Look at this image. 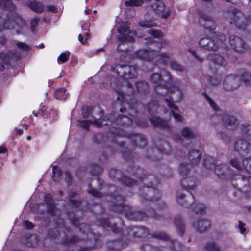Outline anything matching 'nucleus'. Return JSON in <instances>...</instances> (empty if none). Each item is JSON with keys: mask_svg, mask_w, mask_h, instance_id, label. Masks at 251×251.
<instances>
[{"mask_svg": "<svg viewBox=\"0 0 251 251\" xmlns=\"http://www.w3.org/2000/svg\"><path fill=\"white\" fill-rule=\"evenodd\" d=\"M167 92L165 90H158V94L165 97V101L171 110V112L176 121L182 122L183 117L181 115V111L178 107L174 104L175 102H179L182 100L184 95L181 89V83L178 80L173 81L172 83L167 85Z\"/></svg>", "mask_w": 251, "mask_h": 251, "instance_id": "f257e3e1", "label": "nucleus"}, {"mask_svg": "<svg viewBox=\"0 0 251 251\" xmlns=\"http://www.w3.org/2000/svg\"><path fill=\"white\" fill-rule=\"evenodd\" d=\"M25 20L19 14H11L8 21L0 17V31L5 29H14L17 33H20L26 27Z\"/></svg>", "mask_w": 251, "mask_h": 251, "instance_id": "f03ea898", "label": "nucleus"}, {"mask_svg": "<svg viewBox=\"0 0 251 251\" xmlns=\"http://www.w3.org/2000/svg\"><path fill=\"white\" fill-rule=\"evenodd\" d=\"M230 24L234 25L238 28L244 30L251 24V18L247 19L242 11L234 9L226 15Z\"/></svg>", "mask_w": 251, "mask_h": 251, "instance_id": "7ed1b4c3", "label": "nucleus"}, {"mask_svg": "<svg viewBox=\"0 0 251 251\" xmlns=\"http://www.w3.org/2000/svg\"><path fill=\"white\" fill-rule=\"evenodd\" d=\"M226 36L223 34H214L213 39L208 38H202L200 41V45L202 48L209 50H215L220 47L226 48Z\"/></svg>", "mask_w": 251, "mask_h": 251, "instance_id": "20e7f679", "label": "nucleus"}, {"mask_svg": "<svg viewBox=\"0 0 251 251\" xmlns=\"http://www.w3.org/2000/svg\"><path fill=\"white\" fill-rule=\"evenodd\" d=\"M150 80L155 84L157 88L156 92L158 94V90L160 91L165 90L167 92V85L172 83V78L169 73L166 71H162L161 75L158 73H153L150 76Z\"/></svg>", "mask_w": 251, "mask_h": 251, "instance_id": "39448f33", "label": "nucleus"}, {"mask_svg": "<svg viewBox=\"0 0 251 251\" xmlns=\"http://www.w3.org/2000/svg\"><path fill=\"white\" fill-rule=\"evenodd\" d=\"M117 31L119 33L118 39L122 43H131L134 42L133 35H136L132 32L129 28L128 23L125 22H119Z\"/></svg>", "mask_w": 251, "mask_h": 251, "instance_id": "423d86ee", "label": "nucleus"}, {"mask_svg": "<svg viewBox=\"0 0 251 251\" xmlns=\"http://www.w3.org/2000/svg\"><path fill=\"white\" fill-rule=\"evenodd\" d=\"M241 79L245 82H248L251 80V75L248 72L244 73L241 77L239 76L229 75L225 80L224 85L226 89L233 90L238 87L240 84Z\"/></svg>", "mask_w": 251, "mask_h": 251, "instance_id": "0eeeda50", "label": "nucleus"}, {"mask_svg": "<svg viewBox=\"0 0 251 251\" xmlns=\"http://www.w3.org/2000/svg\"><path fill=\"white\" fill-rule=\"evenodd\" d=\"M117 73L127 79H132L137 75V71L135 68L129 65L119 66L117 69Z\"/></svg>", "mask_w": 251, "mask_h": 251, "instance_id": "6e6552de", "label": "nucleus"}, {"mask_svg": "<svg viewBox=\"0 0 251 251\" xmlns=\"http://www.w3.org/2000/svg\"><path fill=\"white\" fill-rule=\"evenodd\" d=\"M199 23L201 26L209 30H214L216 27L213 18L207 14H203L200 16Z\"/></svg>", "mask_w": 251, "mask_h": 251, "instance_id": "1a4fd4ad", "label": "nucleus"}, {"mask_svg": "<svg viewBox=\"0 0 251 251\" xmlns=\"http://www.w3.org/2000/svg\"><path fill=\"white\" fill-rule=\"evenodd\" d=\"M157 52L152 49H140L135 53L134 57L142 60L150 61L156 57Z\"/></svg>", "mask_w": 251, "mask_h": 251, "instance_id": "9d476101", "label": "nucleus"}, {"mask_svg": "<svg viewBox=\"0 0 251 251\" xmlns=\"http://www.w3.org/2000/svg\"><path fill=\"white\" fill-rule=\"evenodd\" d=\"M157 52L152 49H140L135 53L134 57L142 60L150 61L156 57Z\"/></svg>", "mask_w": 251, "mask_h": 251, "instance_id": "9b49d317", "label": "nucleus"}, {"mask_svg": "<svg viewBox=\"0 0 251 251\" xmlns=\"http://www.w3.org/2000/svg\"><path fill=\"white\" fill-rule=\"evenodd\" d=\"M208 59L211 61L209 65L210 69L215 72L218 69L217 67L225 65L226 61L224 58L217 54H210L208 56Z\"/></svg>", "mask_w": 251, "mask_h": 251, "instance_id": "f8f14e48", "label": "nucleus"}, {"mask_svg": "<svg viewBox=\"0 0 251 251\" xmlns=\"http://www.w3.org/2000/svg\"><path fill=\"white\" fill-rule=\"evenodd\" d=\"M230 164L233 167L238 170L245 169L247 172L251 174V158H247L243 160L242 164L240 163V160L236 158L230 161Z\"/></svg>", "mask_w": 251, "mask_h": 251, "instance_id": "ddd939ff", "label": "nucleus"}, {"mask_svg": "<svg viewBox=\"0 0 251 251\" xmlns=\"http://www.w3.org/2000/svg\"><path fill=\"white\" fill-rule=\"evenodd\" d=\"M229 39L231 47L236 51L241 52L244 50L245 44L241 38L233 35Z\"/></svg>", "mask_w": 251, "mask_h": 251, "instance_id": "4468645a", "label": "nucleus"}, {"mask_svg": "<svg viewBox=\"0 0 251 251\" xmlns=\"http://www.w3.org/2000/svg\"><path fill=\"white\" fill-rule=\"evenodd\" d=\"M197 231L203 233L206 232L210 227V221L208 219H201L193 224Z\"/></svg>", "mask_w": 251, "mask_h": 251, "instance_id": "2eb2a0df", "label": "nucleus"}, {"mask_svg": "<svg viewBox=\"0 0 251 251\" xmlns=\"http://www.w3.org/2000/svg\"><path fill=\"white\" fill-rule=\"evenodd\" d=\"M152 8L153 9V13L161 15L163 18L166 19L170 15L169 12L165 9L164 5L161 2L153 5Z\"/></svg>", "mask_w": 251, "mask_h": 251, "instance_id": "dca6fc26", "label": "nucleus"}, {"mask_svg": "<svg viewBox=\"0 0 251 251\" xmlns=\"http://www.w3.org/2000/svg\"><path fill=\"white\" fill-rule=\"evenodd\" d=\"M248 147L249 143L246 141L242 139L238 140L235 144V150L240 153L243 152L248 154L249 151Z\"/></svg>", "mask_w": 251, "mask_h": 251, "instance_id": "f3484780", "label": "nucleus"}, {"mask_svg": "<svg viewBox=\"0 0 251 251\" xmlns=\"http://www.w3.org/2000/svg\"><path fill=\"white\" fill-rule=\"evenodd\" d=\"M89 27V23L88 22L85 21V23L83 24L81 27L84 31L82 33H80L78 36L79 41L82 44H85L87 42V40L90 36L89 33L87 31V29Z\"/></svg>", "mask_w": 251, "mask_h": 251, "instance_id": "a211bd4d", "label": "nucleus"}, {"mask_svg": "<svg viewBox=\"0 0 251 251\" xmlns=\"http://www.w3.org/2000/svg\"><path fill=\"white\" fill-rule=\"evenodd\" d=\"M150 120L151 122L155 126L164 128H167L169 126L167 121H164L157 117L152 116Z\"/></svg>", "mask_w": 251, "mask_h": 251, "instance_id": "6ab92c4d", "label": "nucleus"}, {"mask_svg": "<svg viewBox=\"0 0 251 251\" xmlns=\"http://www.w3.org/2000/svg\"><path fill=\"white\" fill-rule=\"evenodd\" d=\"M155 19L156 18L154 17L151 19L146 18L144 20L140 21L139 25L144 28L155 27L157 25V24L154 22Z\"/></svg>", "mask_w": 251, "mask_h": 251, "instance_id": "aec40b11", "label": "nucleus"}, {"mask_svg": "<svg viewBox=\"0 0 251 251\" xmlns=\"http://www.w3.org/2000/svg\"><path fill=\"white\" fill-rule=\"evenodd\" d=\"M214 171L215 173L218 176H222L224 175L226 176V178H231L228 176L227 174L229 172V169L225 165H219L214 167Z\"/></svg>", "mask_w": 251, "mask_h": 251, "instance_id": "412c9836", "label": "nucleus"}, {"mask_svg": "<svg viewBox=\"0 0 251 251\" xmlns=\"http://www.w3.org/2000/svg\"><path fill=\"white\" fill-rule=\"evenodd\" d=\"M201 154L200 151L193 150L191 151L189 153V158L193 165L198 163L201 159Z\"/></svg>", "mask_w": 251, "mask_h": 251, "instance_id": "4be33fe9", "label": "nucleus"}, {"mask_svg": "<svg viewBox=\"0 0 251 251\" xmlns=\"http://www.w3.org/2000/svg\"><path fill=\"white\" fill-rule=\"evenodd\" d=\"M91 124H94L97 127L102 125V121L100 119L91 120H83L80 122V126L85 129H88Z\"/></svg>", "mask_w": 251, "mask_h": 251, "instance_id": "5701e85b", "label": "nucleus"}, {"mask_svg": "<svg viewBox=\"0 0 251 251\" xmlns=\"http://www.w3.org/2000/svg\"><path fill=\"white\" fill-rule=\"evenodd\" d=\"M45 200L48 207V212L51 215L53 216L54 214L55 207L54 202L52 201L51 196L50 194H47L45 198Z\"/></svg>", "mask_w": 251, "mask_h": 251, "instance_id": "b1692460", "label": "nucleus"}, {"mask_svg": "<svg viewBox=\"0 0 251 251\" xmlns=\"http://www.w3.org/2000/svg\"><path fill=\"white\" fill-rule=\"evenodd\" d=\"M10 59V55L5 53H0V70H3L7 65Z\"/></svg>", "mask_w": 251, "mask_h": 251, "instance_id": "393cba45", "label": "nucleus"}, {"mask_svg": "<svg viewBox=\"0 0 251 251\" xmlns=\"http://www.w3.org/2000/svg\"><path fill=\"white\" fill-rule=\"evenodd\" d=\"M182 135L186 138L192 139L195 138L196 136L195 133L190 127H185L181 130Z\"/></svg>", "mask_w": 251, "mask_h": 251, "instance_id": "a878e982", "label": "nucleus"}, {"mask_svg": "<svg viewBox=\"0 0 251 251\" xmlns=\"http://www.w3.org/2000/svg\"><path fill=\"white\" fill-rule=\"evenodd\" d=\"M0 7L10 11H14L16 9V6L10 0H0Z\"/></svg>", "mask_w": 251, "mask_h": 251, "instance_id": "bb28decb", "label": "nucleus"}, {"mask_svg": "<svg viewBox=\"0 0 251 251\" xmlns=\"http://www.w3.org/2000/svg\"><path fill=\"white\" fill-rule=\"evenodd\" d=\"M29 7L37 13H41L44 10L43 4L39 2L33 1L29 4Z\"/></svg>", "mask_w": 251, "mask_h": 251, "instance_id": "cd10ccee", "label": "nucleus"}, {"mask_svg": "<svg viewBox=\"0 0 251 251\" xmlns=\"http://www.w3.org/2000/svg\"><path fill=\"white\" fill-rule=\"evenodd\" d=\"M191 208L197 214H202L205 210V205L201 203L193 204L191 205Z\"/></svg>", "mask_w": 251, "mask_h": 251, "instance_id": "c85d7f7f", "label": "nucleus"}, {"mask_svg": "<svg viewBox=\"0 0 251 251\" xmlns=\"http://www.w3.org/2000/svg\"><path fill=\"white\" fill-rule=\"evenodd\" d=\"M204 251H222V249L217 244L214 242H210L205 245Z\"/></svg>", "mask_w": 251, "mask_h": 251, "instance_id": "c756f323", "label": "nucleus"}, {"mask_svg": "<svg viewBox=\"0 0 251 251\" xmlns=\"http://www.w3.org/2000/svg\"><path fill=\"white\" fill-rule=\"evenodd\" d=\"M158 61L159 62L166 65L168 62L171 59V55L167 52L160 53L158 56Z\"/></svg>", "mask_w": 251, "mask_h": 251, "instance_id": "7c9ffc66", "label": "nucleus"}, {"mask_svg": "<svg viewBox=\"0 0 251 251\" xmlns=\"http://www.w3.org/2000/svg\"><path fill=\"white\" fill-rule=\"evenodd\" d=\"M61 172L60 169L55 166H53L52 178L55 182H58L61 178Z\"/></svg>", "mask_w": 251, "mask_h": 251, "instance_id": "2f4dec72", "label": "nucleus"}, {"mask_svg": "<svg viewBox=\"0 0 251 251\" xmlns=\"http://www.w3.org/2000/svg\"><path fill=\"white\" fill-rule=\"evenodd\" d=\"M143 4L142 0H126L125 1L126 6H140Z\"/></svg>", "mask_w": 251, "mask_h": 251, "instance_id": "473e14b6", "label": "nucleus"}, {"mask_svg": "<svg viewBox=\"0 0 251 251\" xmlns=\"http://www.w3.org/2000/svg\"><path fill=\"white\" fill-rule=\"evenodd\" d=\"M147 107L148 111L151 115L158 110L159 108L157 102L156 101H153L149 103Z\"/></svg>", "mask_w": 251, "mask_h": 251, "instance_id": "72a5a7b5", "label": "nucleus"}, {"mask_svg": "<svg viewBox=\"0 0 251 251\" xmlns=\"http://www.w3.org/2000/svg\"><path fill=\"white\" fill-rule=\"evenodd\" d=\"M67 97L66 94V89L64 88H62L57 90L55 94V97L56 99L59 100H64Z\"/></svg>", "mask_w": 251, "mask_h": 251, "instance_id": "f704fd0d", "label": "nucleus"}, {"mask_svg": "<svg viewBox=\"0 0 251 251\" xmlns=\"http://www.w3.org/2000/svg\"><path fill=\"white\" fill-rule=\"evenodd\" d=\"M136 88L137 89V91L140 93L144 92L145 93V92L148 89V84L146 82H138L136 84Z\"/></svg>", "mask_w": 251, "mask_h": 251, "instance_id": "c9c22d12", "label": "nucleus"}, {"mask_svg": "<svg viewBox=\"0 0 251 251\" xmlns=\"http://www.w3.org/2000/svg\"><path fill=\"white\" fill-rule=\"evenodd\" d=\"M189 181H190V184L186 185V183L188 182L187 179H183L181 181V185L184 189H186L188 191H190L194 189L195 184L193 183L191 180L189 179Z\"/></svg>", "mask_w": 251, "mask_h": 251, "instance_id": "e433bc0d", "label": "nucleus"}, {"mask_svg": "<svg viewBox=\"0 0 251 251\" xmlns=\"http://www.w3.org/2000/svg\"><path fill=\"white\" fill-rule=\"evenodd\" d=\"M170 66L172 70L176 71L182 72L184 70L183 67L175 61H172L170 62Z\"/></svg>", "mask_w": 251, "mask_h": 251, "instance_id": "4c0bfd02", "label": "nucleus"}, {"mask_svg": "<svg viewBox=\"0 0 251 251\" xmlns=\"http://www.w3.org/2000/svg\"><path fill=\"white\" fill-rule=\"evenodd\" d=\"M190 166V165H189ZM189 170V167L188 164L182 163L179 167V172L181 175L184 176L187 174Z\"/></svg>", "mask_w": 251, "mask_h": 251, "instance_id": "58836bf2", "label": "nucleus"}, {"mask_svg": "<svg viewBox=\"0 0 251 251\" xmlns=\"http://www.w3.org/2000/svg\"><path fill=\"white\" fill-rule=\"evenodd\" d=\"M70 56V53L66 52L63 53L60 55L58 57L57 61L59 64H61L65 62L68 60Z\"/></svg>", "mask_w": 251, "mask_h": 251, "instance_id": "ea45409f", "label": "nucleus"}, {"mask_svg": "<svg viewBox=\"0 0 251 251\" xmlns=\"http://www.w3.org/2000/svg\"><path fill=\"white\" fill-rule=\"evenodd\" d=\"M224 122L226 126L236 125V120L232 116H226L224 119Z\"/></svg>", "mask_w": 251, "mask_h": 251, "instance_id": "a19ab883", "label": "nucleus"}, {"mask_svg": "<svg viewBox=\"0 0 251 251\" xmlns=\"http://www.w3.org/2000/svg\"><path fill=\"white\" fill-rule=\"evenodd\" d=\"M134 141L136 144L140 142V141L142 142V144H139V146L140 147H144L146 145V139L143 136H140L139 135H136L135 136Z\"/></svg>", "mask_w": 251, "mask_h": 251, "instance_id": "79ce46f5", "label": "nucleus"}, {"mask_svg": "<svg viewBox=\"0 0 251 251\" xmlns=\"http://www.w3.org/2000/svg\"><path fill=\"white\" fill-rule=\"evenodd\" d=\"M177 202L182 205H184L185 201H184V195L181 192H178L176 194Z\"/></svg>", "mask_w": 251, "mask_h": 251, "instance_id": "37998d69", "label": "nucleus"}, {"mask_svg": "<svg viewBox=\"0 0 251 251\" xmlns=\"http://www.w3.org/2000/svg\"><path fill=\"white\" fill-rule=\"evenodd\" d=\"M149 34L154 38L161 37L163 35V33L159 30L152 29L149 31Z\"/></svg>", "mask_w": 251, "mask_h": 251, "instance_id": "c03bdc74", "label": "nucleus"}, {"mask_svg": "<svg viewBox=\"0 0 251 251\" xmlns=\"http://www.w3.org/2000/svg\"><path fill=\"white\" fill-rule=\"evenodd\" d=\"M242 180L246 182L245 185H248L249 187L251 189V176H240Z\"/></svg>", "mask_w": 251, "mask_h": 251, "instance_id": "a18cd8bd", "label": "nucleus"}, {"mask_svg": "<svg viewBox=\"0 0 251 251\" xmlns=\"http://www.w3.org/2000/svg\"><path fill=\"white\" fill-rule=\"evenodd\" d=\"M187 50L194 56V57L197 60H198L200 62L202 61V58L201 57H200L198 54H197V53H196L194 49L189 48L187 49Z\"/></svg>", "mask_w": 251, "mask_h": 251, "instance_id": "49530a36", "label": "nucleus"}, {"mask_svg": "<svg viewBox=\"0 0 251 251\" xmlns=\"http://www.w3.org/2000/svg\"><path fill=\"white\" fill-rule=\"evenodd\" d=\"M109 174L111 177H113L118 179H121L119 177V176L121 175V173L118 170H112L110 171Z\"/></svg>", "mask_w": 251, "mask_h": 251, "instance_id": "de8ad7c7", "label": "nucleus"}, {"mask_svg": "<svg viewBox=\"0 0 251 251\" xmlns=\"http://www.w3.org/2000/svg\"><path fill=\"white\" fill-rule=\"evenodd\" d=\"M121 180L123 181L127 186H130L133 184V180L126 176H124L121 178Z\"/></svg>", "mask_w": 251, "mask_h": 251, "instance_id": "09e8293b", "label": "nucleus"}, {"mask_svg": "<svg viewBox=\"0 0 251 251\" xmlns=\"http://www.w3.org/2000/svg\"><path fill=\"white\" fill-rule=\"evenodd\" d=\"M17 46L19 49L25 51L28 50L29 49V46L24 43L18 42Z\"/></svg>", "mask_w": 251, "mask_h": 251, "instance_id": "8fccbe9b", "label": "nucleus"}, {"mask_svg": "<svg viewBox=\"0 0 251 251\" xmlns=\"http://www.w3.org/2000/svg\"><path fill=\"white\" fill-rule=\"evenodd\" d=\"M39 21V18L38 17L33 18L30 22L32 30L34 31V28L38 25Z\"/></svg>", "mask_w": 251, "mask_h": 251, "instance_id": "3c124183", "label": "nucleus"}, {"mask_svg": "<svg viewBox=\"0 0 251 251\" xmlns=\"http://www.w3.org/2000/svg\"><path fill=\"white\" fill-rule=\"evenodd\" d=\"M102 168H101L100 166L95 165L94 168L92 170V173L94 175H96L102 172Z\"/></svg>", "mask_w": 251, "mask_h": 251, "instance_id": "603ef678", "label": "nucleus"}, {"mask_svg": "<svg viewBox=\"0 0 251 251\" xmlns=\"http://www.w3.org/2000/svg\"><path fill=\"white\" fill-rule=\"evenodd\" d=\"M155 236L157 238H159V239H163V240H167L169 239V237L167 236V235L165 233H162V232L156 233Z\"/></svg>", "mask_w": 251, "mask_h": 251, "instance_id": "864d4df0", "label": "nucleus"}, {"mask_svg": "<svg viewBox=\"0 0 251 251\" xmlns=\"http://www.w3.org/2000/svg\"><path fill=\"white\" fill-rule=\"evenodd\" d=\"M176 228L177 229L178 231L181 234H182L184 232V226L182 223H180V224H176Z\"/></svg>", "mask_w": 251, "mask_h": 251, "instance_id": "5fc2aeb1", "label": "nucleus"}, {"mask_svg": "<svg viewBox=\"0 0 251 251\" xmlns=\"http://www.w3.org/2000/svg\"><path fill=\"white\" fill-rule=\"evenodd\" d=\"M122 120L124 124L128 125L132 123L133 120L130 117H123Z\"/></svg>", "mask_w": 251, "mask_h": 251, "instance_id": "6e6d98bb", "label": "nucleus"}, {"mask_svg": "<svg viewBox=\"0 0 251 251\" xmlns=\"http://www.w3.org/2000/svg\"><path fill=\"white\" fill-rule=\"evenodd\" d=\"M89 193L91 194L94 197H100L101 196V194L99 192L96 191L94 189H91L89 191Z\"/></svg>", "mask_w": 251, "mask_h": 251, "instance_id": "4d7b16f0", "label": "nucleus"}, {"mask_svg": "<svg viewBox=\"0 0 251 251\" xmlns=\"http://www.w3.org/2000/svg\"><path fill=\"white\" fill-rule=\"evenodd\" d=\"M245 224L242 223L241 222H239L238 228L239 229L240 232L242 234H244L246 231V228L244 227Z\"/></svg>", "mask_w": 251, "mask_h": 251, "instance_id": "13d9d810", "label": "nucleus"}, {"mask_svg": "<svg viewBox=\"0 0 251 251\" xmlns=\"http://www.w3.org/2000/svg\"><path fill=\"white\" fill-rule=\"evenodd\" d=\"M205 97L207 100V101H208V102L209 103L210 105H211V106L215 110H216V104L215 103V102L209 98V97H208L207 96H205Z\"/></svg>", "mask_w": 251, "mask_h": 251, "instance_id": "bf43d9fd", "label": "nucleus"}, {"mask_svg": "<svg viewBox=\"0 0 251 251\" xmlns=\"http://www.w3.org/2000/svg\"><path fill=\"white\" fill-rule=\"evenodd\" d=\"M170 146L167 143H164L163 145V149H159V151L160 152H164L165 153H168V151L167 150L166 148H169Z\"/></svg>", "mask_w": 251, "mask_h": 251, "instance_id": "052dcab7", "label": "nucleus"}, {"mask_svg": "<svg viewBox=\"0 0 251 251\" xmlns=\"http://www.w3.org/2000/svg\"><path fill=\"white\" fill-rule=\"evenodd\" d=\"M211 84L213 86H216L218 85L220 83V80L218 78L216 77L215 78H212L209 80Z\"/></svg>", "mask_w": 251, "mask_h": 251, "instance_id": "680f3d73", "label": "nucleus"}, {"mask_svg": "<svg viewBox=\"0 0 251 251\" xmlns=\"http://www.w3.org/2000/svg\"><path fill=\"white\" fill-rule=\"evenodd\" d=\"M24 226L26 228L31 229L33 228L34 226L32 223L25 221L24 222Z\"/></svg>", "mask_w": 251, "mask_h": 251, "instance_id": "e2e57ef3", "label": "nucleus"}, {"mask_svg": "<svg viewBox=\"0 0 251 251\" xmlns=\"http://www.w3.org/2000/svg\"><path fill=\"white\" fill-rule=\"evenodd\" d=\"M47 9L49 11H51L52 12H53V13L57 12L56 8L53 5L48 6L47 7Z\"/></svg>", "mask_w": 251, "mask_h": 251, "instance_id": "0e129e2a", "label": "nucleus"}, {"mask_svg": "<svg viewBox=\"0 0 251 251\" xmlns=\"http://www.w3.org/2000/svg\"><path fill=\"white\" fill-rule=\"evenodd\" d=\"M11 58L12 59L17 60L20 57V55L18 54L14 53L11 55Z\"/></svg>", "mask_w": 251, "mask_h": 251, "instance_id": "69168bd1", "label": "nucleus"}, {"mask_svg": "<svg viewBox=\"0 0 251 251\" xmlns=\"http://www.w3.org/2000/svg\"><path fill=\"white\" fill-rule=\"evenodd\" d=\"M71 178V175H70V174L68 172L66 173V176L65 179L68 183L70 182Z\"/></svg>", "mask_w": 251, "mask_h": 251, "instance_id": "338daca9", "label": "nucleus"}, {"mask_svg": "<svg viewBox=\"0 0 251 251\" xmlns=\"http://www.w3.org/2000/svg\"><path fill=\"white\" fill-rule=\"evenodd\" d=\"M168 44V42L167 41H166V40H162L161 42V43L159 45H158V47L159 48H161V47H163L165 46H166Z\"/></svg>", "mask_w": 251, "mask_h": 251, "instance_id": "774afa93", "label": "nucleus"}]
</instances>
